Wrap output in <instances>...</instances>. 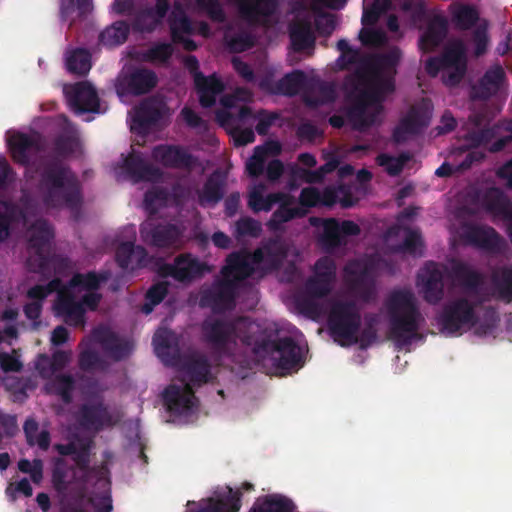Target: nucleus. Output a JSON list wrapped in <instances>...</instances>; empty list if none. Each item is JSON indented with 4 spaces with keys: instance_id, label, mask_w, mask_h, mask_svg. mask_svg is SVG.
<instances>
[{
    "instance_id": "nucleus-1",
    "label": "nucleus",
    "mask_w": 512,
    "mask_h": 512,
    "mask_svg": "<svg viewBox=\"0 0 512 512\" xmlns=\"http://www.w3.org/2000/svg\"><path fill=\"white\" fill-rule=\"evenodd\" d=\"M401 58L402 51L397 46L373 55L367 71H356L349 80V97L353 101L346 109L345 117L334 114L330 116L329 124L340 129L347 119L357 131H365L373 126L383 111V102L396 90L397 67Z\"/></svg>"
},
{
    "instance_id": "nucleus-2",
    "label": "nucleus",
    "mask_w": 512,
    "mask_h": 512,
    "mask_svg": "<svg viewBox=\"0 0 512 512\" xmlns=\"http://www.w3.org/2000/svg\"><path fill=\"white\" fill-rule=\"evenodd\" d=\"M38 191L47 208L78 211L83 204L82 183L65 162L56 158H39Z\"/></svg>"
},
{
    "instance_id": "nucleus-3",
    "label": "nucleus",
    "mask_w": 512,
    "mask_h": 512,
    "mask_svg": "<svg viewBox=\"0 0 512 512\" xmlns=\"http://www.w3.org/2000/svg\"><path fill=\"white\" fill-rule=\"evenodd\" d=\"M251 322L247 317L225 319L206 318L201 325V335L215 359L232 355L234 347L240 340L245 345L252 344L250 335Z\"/></svg>"
},
{
    "instance_id": "nucleus-4",
    "label": "nucleus",
    "mask_w": 512,
    "mask_h": 512,
    "mask_svg": "<svg viewBox=\"0 0 512 512\" xmlns=\"http://www.w3.org/2000/svg\"><path fill=\"white\" fill-rule=\"evenodd\" d=\"M389 317V333L400 346H407L418 338L423 317L414 294L409 290H398L386 301Z\"/></svg>"
},
{
    "instance_id": "nucleus-5",
    "label": "nucleus",
    "mask_w": 512,
    "mask_h": 512,
    "mask_svg": "<svg viewBox=\"0 0 512 512\" xmlns=\"http://www.w3.org/2000/svg\"><path fill=\"white\" fill-rule=\"evenodd\" d=\"M253 352L261 358H270L273 366L282 372L298 369L304 363L302 348L289 336L256 341Z\"/></svg>"
},
{
    "instance_id": "nucleus-6",
    "label": "nucleus",
    "mask_w": 512,
    "mask_h": 512,
    "mask_svg": "<svg viewBox=\"0 0 512 512\" xmlns=\"http://www.w3.org/2000/svg\"><path fill=\"white\" fill-rule=\"evenodd\" d=\"M328 327L331 337L341 346L358 341L361 327V314L354 301H336L328 315Z\"/></svg>"
},
{
    "instance_id": "nucleus-7",
    "label": "nucleus",
    "mask_w": 512,
    "mask_h": 512,
    "mask_svg": "<svg viewBox=\"0 0 512 512\" xmlns=\"http://www.w3.org/2000/svg\"><path fill=\"white\" fill-rule=\"evenodd\" d=\"M478 317L475 306L464 297L447 302L438 317V324L442 332L454 335L464 328L476 326Z\"/></svg>"
},
{
    "instance_id": "nucleus-8",
    "label": "nucleus",
    "mask_w": 512,
    "mask_h": 512,
    "mask_svg": "<svg viewBox=\"0 0 512 512\" xmlns=\"http://www.w3.org/2000/svg\"><path fill=\"white\" fill-rule=\"evenodd\" d=\"M495 138H497L496 141L488 147L491 153L500 152L512 143V119L499 121L490 127L473 129L464 136L467 146L473 149L487 145Z\"/></svg>"
},
{
    "instance_id": "nucleus-9",
    "label": "nucleus",
    "mask_w": 512,
    "mask_h": 512,
    "mask_svg": "<svg viewBox=\"0 0 512 512\" xmlns=\"http://www.w3.org/2000/svg\"><path fill=\"white\" fill-rule=\"evenodd\" d=\"M158 83L153 70L144 67H129L123 71L116 84L120 95L140 96L149 93Z\"/></svg>"
},
{
    "instance_id": "nucleus-10",
    "label": "nucleus",
    "mask_w": 512,
    "mask_h": 512,
    "mask_svg": "<svg viewBox=\"0 0 512 512\" xmlns=\"http://www.w3.org/2000/svg\"><path fill=\"white\" fill-rule=\"evenodd\" d=\"M236 285L230 279H220L200 291L199 305L213 312H224L235 306Z\"/></svg>"
},
{
    "instance_id": "nucleus-11",
    "label": "nucleus",
    "mask_w": 512,
    "mask_h": 512,
    "mask_svg": "<svg viewBox=\"0 0 512 512\" xmlns=\"http://www.w3.org/2000/svg\"><path fill=\"white\" fill-rule=\"evenodd\" d=\"M208 270L205 263L190 253H182L174 258L173 263H164L159 267L162 277H172L178 282L189 283L204 275Z\"/></svg>"
},
{
    "instance_id": "nucleus-12",
    "label": "nucleus",
    "mask_w": 512,
    "mask_h": 512,
    "mask_svg": "<svg viewBox=\"0 0 512 512\" xmlns=\"http://www.w3.org/2000/svg\"><path fill=\"white\" fill-rule=\"evenodd\" d=\"M28 224V202L17 203L12 200H0V243L9 239L13 231L25 228Z\"/></svg>"
},
{
    "instance_id": "nucleus-13",
    "label": "nucleus",
    "mask_w": 512,
    "mask_h": 512,
    "mask_svg": "<svg viewBox=\"0 0 512 512\" xmlns=\"http://www.w3.org/2000/svg\"><path fill=\"white\" fill-rule=\"evenodd\" d=\"M75 419L83 430L94 433L113 424L112 415L102 401L82 404L75 414Z\"/></svg>"
},
{
    "instance_id": "nucleus-14",
    "label": "nucleus",
    "mask_w": 512,
    "mask_h": 512,
    "mask_svg": "<svg viewBox=\"0 0 512 512\" xmlns=\"http://www.w3.org/2000/svg\"><path fill=\"white\" fill-rule=\"evenodd\" d=\"M253 252L246 249L231 252L225 259V265L221 268V275L224 279L234 281L236 287L238 283L251 277L255 272Z\"/></svg>"
},
{
    "instance_id": "nucleus-15",
    "label": "nucleus",
    "mask_w": 512,
    "mask_h": 512,
    "mask_svg": "<svg viewBox=\"0 0 512 512\" xmlns=\"http://www.w3.org/2000/svg\"><path fill=\"white\" fill-rule=\"evenodd\" d=\"M151 156L165 168L191 170L196 164V158L178 145H156L152 149Z\"/></svg>"
},
{
    "instance_id": "nucleus-16",
    "label": "nucleus",
    "mask_w": 512,
    "mask_h": 512,
    "mask_svg": "<svg viewBox=\"0 0 512 512\" xmlns=\"http://www.w3.org/2000/svg\"><path fill=\"white\" fill-rule=\"evenodd\" d=\"M163 401L170 413L186 415L196 405L197 398L190 383L183 386L170 384L163 392Z\"/></svg>"
},
{
    "instance_id": "nucleus-17",
    "label": "nucleus",
    "mask_w": 512,
    "mask_h": 512,
    "mask_svg": "<svg viewBox=\"0 0 512 512\" xmlns=\"http://www.w3.org/2000/svg\"><path fill=\"white\" fill-rule=\"evenodd\" d=\"M141 228V233L146 241L157 248L179 249L182 245L183 229L176 224H156Z\"/></svg>"
},
{
    "instance_id": "nucleus-18",
    "label": "nucleus",
    "mask_w": 512,
    "mask_h": 512,
    "mask_svg": "<svg viewBox=\"0 0 512 512\" xmlns=\"http://www.w3.org/2000/svg\"><path fill=\"white\" fill-rule=\"evenodd\" d=\"M8 147L13 161L21 166L28 167L32 157L42 150L39 135H30L16 132L8 139Z\"/></svg>"
},
{
    "instance_id": "nucleus-19",
    "label": "nucleus",
    "mask_w": 512,
    "mask_h": 512,
    "mask_svg": "<svg viewBox=\"0 0 512 512\" xmlns=\"http://www.w3.org/2000/svg\"><path fill=\"white\" fill-rule=\"evenodd\" d=\"M69 104L79 114L98 113L100 99L96 89L86 81L78 82L65 89Z\"/></svg>"
},
{
    "instance_id": "nucleus-20",
    "label": "nucleus",
    "mask_w": 512,
    "mask_h": 512,
    "mask_svg": "<svg viewBox=\"0 0 512 512\" xmlns=\"http://www.w3.org/2000/svg\"><path fill=\"white\" fill-rule=\"evenodd\" d=\"M165 104L156 99L143 101L134 112L131 129L138 134H147L163 118Z\"/></svg>"
},
{
    "instance_id": "nucleus-21",
    "label": "nucleus",
    "mask_w": 512,
    "mask_h": 512,
    "mask_svg": "<svg viewBox=\"0 0 512 512\" xmlns=\"http://www.w3.org/2000/svg\"><path fill=\"white\" fill-rule=\"evenodd\" d=\"M464 238L471 245L493 254L501 253L505 246L500 234L493 227L486 225L468 226Z\"/></svg>"
},
{
    "instance_id": "nucleus-22",
    "label": "nucleus",
    "mask_w": 512,
    "mask_h": 512,
    "mask_svg": "<svg viewBox=\"0 0 512 512\" xmlns=\"http://www.w3.org/2000/svg\"><path fill=\"white\" fill-rule=\"evenodd\" d=\"M418 284L422 286L424 300L437 304L444 296V275L434 262L427 263L418 274Z\"/></svg>"
},
{
    "instance_id": "nucleus-23",
    "label": "nucleus",
    "mask_w": 512,
    "mask_h": 512,
    "mask_svg": "<svg viewBox=\"0 0 512 512\" xmlns=\"http://www.w3.org/2000/svg\"><path fill=\"white\" fill-rule=\"evenodd\" d=\"M57 315L62 316L66 324L74 327L84 326L85 307L77 301L71 289L63 287L54 304Z\"/></svg>"
},
{
    "instance_id": "nucleus-24",
    "label": "nucleus",
    "mask_w": 512,
    "mask_h": 512,
    "mask_svg": "<svg viewBox=\"0 0 512 512\" xmlns=\"http://www.w3.org/2000/svg\"><path fill=\"white\" fill-rule=\"evenodd\" d=\"M289 247L281 236L270 237L253 251L254 262L265 263L270 269H278L288 256Z\"/></svg>"
},
{
    "instance_id": "nucleus-25",
    "label": "nucleus",
    "mask_w": 512,
    "mask_h": 512,
    "mask_svg": "<svg viewBox=\"0 0 512 512\" xmlns=\"http://www.w3.org/2000/svg\"><path fill=\"white\" fill-rule=\"evenodd\" d=\"M92 337L114 361L127 358L132 351L131 343L119 338L118 335L108 327L99 326L95 328L92 332Z\"/></svg>"
},
{
    "instance_id": "nucleus-26",
    "label": "nucleus",
    "mask_w": 512,
    "mask_h": 512,
    "mask_svg": "<svg viewBox=\"0 0 512 512\" xmlns=\"http://www.w3.org/2000/svg\"><path fill=\"white\" fill-rule=\"evenodd\" d=\"M123 168L134 183L157 182L163 176L161 169L148 163L141 153H130L124 159Z\"/></svg>"
},
{
    "instance_id": "nucleus-27",
    "label": "nucleus",
    "mask_w": 512,
    "mask_h": 512,
    "mask_svg": "<svg viewBox=\"0 0 512 512\" xmlns=\"http://www.w3.org/2000/svg\"><path fill=\"white\" fill-rule=\"evenodd\" d=\"M27 265L31 271L44 276H50L52 273L66 275L72 269L68 257L50 255L49 252L47 254L30 255L27 259Z\"/></svg>"
},
{
    "instance_id": "nucleus-28",
    "label": "nucleus",
    "mask_w": 512,
    "mask_h": 512,
    "mask_svg": "<svg viewBox=\"0 0 512 512\" xmlns=\"http://www.w3.org/2000/svg\"><path fill=\"white\" fill-rule=\"evenodd\" d=\"M482 203L486 212L506 223L507 231L512 227V202L500 188L487 189Z\"/></svg>"
},
{
    "instance_id": "nucleus-29",
    "label": "nucleus",
    "mask_w": 512,
    "mask_h": 512,
    "mask_svg": "<svg viewBox=\"0 0 512 512\" xmlns=\"http://www.w3.org/2000/svg\"><path fill=\"white\" fill-rule=\"evenodd\" d=\"M450 276L468 295H478L485 282L481 272L462 261H455L452 264Z\"/></svg>"
},
{
    "instance_id": "nucleus-30",
    "label": "nucleus",
    "mask_w": 512,
    "mask_h": 512,
    "mask_svg": "<svg viewBox=\"0 0 512 512\" xmlns=\"http://www.w3.org/2000/svg\"><path fill=\"white\" fill-rule=\"evenodd\" d=\"M360 234V227L351 220L339 222L334 218L326 219L323 224L322 243L328 248H337L344 241L343 237L357 236Z\"/></svg>"
},
{
    "instance_id": "nucleus-31",
    "label": "nucleus",
    "mask_w": 512,
    "mask_h": 512,
    "mask_svg": "<svg viewBox=\"0 0 512 512\" xmlns=\"http://www.w3.org/2000/svg\"><path fill=\"white\" fill-rule=\"evenodd\" d=\"M296 198L286 193V198L278 201V208L272 213L270 219L267 221L266 226L272 232L283 230V225L291 220L303 218L307 215L308 211L302 207L294 206Z\"/></svg>"
},
{
    "instance_id": "nucleus-32",
    "label": "nucleus",
    "mask_w": 512,
    "mask_h": 512,
    "mask_svg": "<svg viewBox=\"0 0 512 512\" xmlns=\"http://www.w3.org/2000/svg\"><path fill=\"white\" fill-rule=\"evenodd\" d=\"M156 355L169 367H176L181 362V354L174 333L169 329H159L153 336Z\"/></svg>"
},
{
    "instance_id": "nucleus-33",
    "label": "nucleus",
    "mask_w": 512,
    "mask_h": 512,
    "mask_svg": "<svg viewBox=\"0 0 512 512\" xmlns=\"http://www.w3.org/2000/svg\"><path fill=\"white\" fill-rule=\"evenodd\" d=\"M24 229L27 230L28 248L34 252L32 255L47 254L50 242L54 237L51 225L45 219H37L29 223Z\"/></svg>"
},
{
    "instance_id": "nucleus-34",
    "label": "nucleus",
    "mask_w": 512,
    "mask_h": 512,
    "mask_svg": "<svg viewBox=\"0 0 512 512\" xmlns=\"http://www.w3.org/2000/svg\"><path fill=\"white\" fill-rule=\"evenodd\" d=\"M337 92L334 83L324 81L320 78H310L304 102L310 108H318L325 104L333 103L336 100Z\"/></svg>"
},
{
    "instance_id": "nucleus-35",
    "label": "nucleus",
    "mask_w": 512,
    "mask_h": 512,
    "mask_svg": "<svg viewBox=\"0 0 512 512\" xmlns=\"http://www.w3.org/2000/svg\"><path fill=\"white\" fill-rule=\"evenodd\" d=\"M79 146L77 131L70 124L66 125L52 141V154L40 158H56L64 162L72 156Z\"/></svg>"
},
{
    "instance_id": "nucleus-36",
    "label": "nucleus",
    "mask_w": 512,
    "mask_h": 512,
    "mask_svg": "<svg viewBox=\"0 0 512 512\" xmlns=\"http://www.w3.org/2000/svg\"><path fill=\"white\" fill-rule=\"evenodd\" d=\"M427 126L428 121L424 113L420 109L412 107L394 128L393 140L396 143H402L407 140L408 135H417Z\"/></svg>"
},
{
    "instance_id": "nucleus-37",
    "label": "nucleus",
    "mask_w": 512,
    "mask_h": 512,
    "mask_svg": "<svg viewBox=\"0 0 512 512\" xmlns=\"http://www.w3.org/2000/svg\"><path fill=\"white\" fill-rule=\"evenodd\" d=\"M194 82L199 95L200 105L203 108L214 106L217 96L225 89L223 82L216 74L204 76L202 73H196Z\"/></svg>"
},
{
    "instance_id": "nucleus-38",
    "label": "nucleus",
    "mask_w": 512,
    "mask_h": 512,
    "mask_svg": "<svg viewBox=\"0 0 512 512\" xmlns=\"http://www.w3.org/2000/svg\"><path fill=\"white\" fill-rule=\"evenodd\" d=\"M448 32V22L440 15L434 16L427 24L425 31L419 38V48L424 53H429L437 48L445 39Z\"/></svg>"
},
{
    "instance_id": "nucleus-39",
    "label": "nucleus",
    "mask_w": 512,
    "mask_h": 512,
    "mask_svg": "<svg viewBox=\"0 0 512 512\" xmlns=\"http://www.w3.org/2000/svg\"><path fill=\"white\" fill-rule=\"evenodd\" d=\"M83 475L63 458H57L52 468V484L59 493L67 491L70 485L74 483L86 484L83 481Z\"/></svg>"
},
{
    "instance_id": "nucleus-40",
    "label": "nucleus",
    "mask_w": 512,
    "mask_h": 512,
    "mask_svg": "<svg viewBox=\"0 0 512 512\" xmlns=\"http://www.w3.org/2000/svg\"><path fill=\"white\" fill-rule=\"evenodd\" d=\"M177 367L187 374L189 381L193 384L202 385L209 380L211 365L204 355L191 354L184 358L181 357V362Z\"/></svg>"
},
{
    "instance_id": "nucleus-41",
    "label": "nucleus",
    "mask_w": 512,
    "mask_h": 512,
    "mask_svg": "<svg viewBox=\"0 0 512 512\" xmlns=\"http://www.w3.org/2000/svg\"><path fill=\"white\" fill-rule=\"evenodd\" d=\"M226 181L218 172H213L206 179L201 190L197 191L198 204L203 207H214L224 197Z\"/></svg>"
},
{
    "instance_id": "nucleus-42",
    "label": "nucleus",
    "mask_w": 512,
    "mask_h": 512,
    "mask_svg": "<svg viewBox=\"0 0 512 512\" xmlns=\"http://www.w3.org/2000/svg\"><path fill=\"white\" fill-rule=\"evenodd\" d=\"M505 79V72L501 66L488 69L479 81L472 87L471 96L474 99L487 100L495 95Z\"/></svg>"
},
{
    "instance_id": "nucleus-43",
    "label": "nucleus",
    "mask_w": 512,
    "mask_h": 512,
    "mask_svg": "<svg viewBox=\"0 0 512 512\" xmlns=\"http://www.w3.org/2000/svg\"><path fill=\"white\" fill-rule=\"evenodd\" d=\"M241 17L249 23H257L261 17L271 16L276 9L275 0H234Z\"/></svg>"
},
{
    "instance_id": "nucleus-44",
    "label": "nucleus",
    "mask_w": 512,
    "mask_h": 512,
    "mask_svg": "<svg viewBox=\"0 0 512 512\" xmlns=\"http://www.w3.org/2000/svg\"><path fill=\"white\" fill-rule=\"evenodd\" d=\"M266 187L260 183L256 185L248 194V207L254 212H269L273 206L283 198H286L285 192H273L266 196L263 195Z\"/></svg>"
},
{
    "instance_id": "nucleus-45",
    "label": "nucleus",
    "mask_w": 512,
    "mask_h": 512,
    "mask_svg": "<svg viewBox=\"0 0 512 512\" xmlns=\"http://www.w3.org/2000/svg\"><path fill=\"white\" fill-rule=\"evenodd\" d=\"M290 40L295 52H302L313 48L315 45V36L312 31L311 23L307 20H301L290 25Z\"/></svg>"
},
{
    "instance_id": "nucleus-46",
    "label": "nucleus",
    "mask_w": 512,
    "mask_h": 512,
    "mask_svg": "<svg viewBox=\"0 0 512 512\" xmlns=\"http://www.w3.org/2000/svg\"><path fill=\"white\" fill-rule=\"evenodd\" d=\"M345 270L351 275L349 279L350 290L362 301H371L375 295V287L374 281L367 270L363 269L360 272H352L349 271L348 267Z\"/></svg>"
},
{
    "instance_id": "nucleus-47",
    "label": "nucleus",
    "mask_w": 512,
    "mask_h": 512,
    "mask_svg": "<svg viewBox=\"0 0 512 512\" xmlns=\"http://www.w3.org/2000/svg\"><path fill=\"white\" fill-rule=\"evenodd\" d=\"M309 79L302 70H294L282 77L276 85L277 91L285 96H295L299 92L306 93Z\"/></svg>"
},
{
    "instance_id": "nucleus-48",
    "label": "nucleus",
    "mask_w": 512,
    "mask_h": 512,
    "mask_svg": "<svg viewBox=\"0 0 512 512\" xmlns=\"http://www.w3.org/2000/svg\"><path fill=\"white\" fill-rule=\"evenodd\" d=\"M450 14L452 23L460 30L472 28L479 20L478 10L469 4L453 3Z\"/></svg>"
},
{
    "instance_id": "nucleus-49",
    "label": "nucleus",
    "mask_w": 512,
    "mask_h": 512,
    "mask_svg": "<svg viewBox=\"0 0 512 512\" xmlns=\"http://www.w3.org/2000/svg\"><path fill=\"white\" fill-rule=\"evenodd\" d=\"M295 504L283 495L272 494L258 498L251 512H293Z\"/></svg>"
},
{
    "instance_id": "nucleus-50",
    "label": "nucleus",
    "mask_w": 512,
    "mask_h": 512,
    "mask_svg": "<svg viewBox=\"0 0 512 512\" xmlns=\"http://www.w3.org/2000/svg\"><path fill=\"white\" fill-rule=\"evenodd\" d=\"M110 278L108 271H102L100 273L89 271L87 273H75L69 280V289L81 287L84 290L96 291L100 288L102 283H105Z\"/></svg>"
},
{
    "instance_id": "nucleus-51",
    "label": "nucleus",
    "mask_w": 512,
    "mask_h": 512,
    "mask_svg": "<svg viewBox=\"0 0 512 512\" xmlns=\"http://www.w3.org/2000/svg\"><path fill=\"white\" fill-rule=\"evenodd\" d=\"M92 67L91 53L85 48H75L67 52L66 68L78 76H85Z\"/></svg>"
},
{
    "instance_id": "nucleus-52",
    "label": "nucleus",
    "mask_w": 512,
    "mask_h": 512,
    "mask_svg": "<svg viewBox=\"0 0 512 512\" xmlns=\"http://www.w3.org/2000/svg\"><path fill=\"white\" fill-rule=\"evenodd\" d=\"M491 282L501 299L512 301V267H497L491 272Z\"/></svg>"
},
{
    "instance_id": "nucleus-53",
    "label": "nucleus",
    "mask_w": 512,
    "mask_h": 512,
    "mask_svg": "<svg viewBox=\"0 0 512 512\" xmlns=\"http://www.w3.org/2000/svg\"><path fill=\"white\" fill-rule=\"evenodd\" d=\"M130 27L125 21H116L99 34V42L108 47L124 43L129 35Z\"/></svg>"
},
{
    "instance_id": "nucleus-54",
    "label": "nucleus",
    "mask_w": 512,
    "mask_h": 512,
    "mask_svg": "<svg viewBox=\"0 0 512 512\" xmlns=\"http://www.w3.org/2000/svg\"><path fill=\"white\" fill-rule=\"evenodd\" d=\"M439 57L445 70H449L450 68L467 67L466 50L461 41H456L447 45Z\"/></svg>"
},
{
    "instance_id": "nucleus-55",
    "label": "nucleus",
    "mask_w": 512,
    "mask_h": 512,
    "mask_svg": "<svg viewBox=\"0 0 512 512\" xmlns=\"http://www.w3.org/2000/svg\"><path fill=\"white\" fill-rule=\"evenodd\" d=\"M93 442L91 439L80 440V445L76 449V453L73 454L72 460L74 467L83 475V481H88V477L93 471L90 467L91 462V449Z\"/></svg>"
},
{
    "instance_id": "nucleus-56",
    "label": "nucleus",
    "mask_w": 512,
    "mask_h": 512,
    "mask_svg": "<svg viewBox=\"0 0 512 512\" xmlns=\"http://www.w3.org/2000/svg\"><path fill=\"white\" fill-rule=\"evenodd\" d=\"M76 381L72 375L57 374L50 383L51 391L60 397L64 404H70L73 400Z\"/></svg>"
},
{
    "instance_id": "nucleus-57",
    "label": "nucleus",
    "mask_w": 512,
    "mask_h": 512,
    "mask_svg": "<svg viewBox=\"0 0 512 512\" xmlns=\"http://www.w3.org/2000/svg\"><path fill=\"white\" fill-rule=\"evenodd\" d=\"M172 40L193 33V24L180 6H176L169 18Z\"/></svg>"
},
{
    "instance_id": "nucleus-58",
    "label": "nucleus",
    "mask_w": 512,
    "mask_h": 512,
    "mask_svg": "<svg viewBox=\"0 0 512 512\" xmlns=\"http://www.w3.org/2000/svg\"><path fill=\"white\" fill-rule=\"evenodd\" d=\"M197 11L204 13L214 23L226 21L225 10L219 0H194Z\"/></svg>"
},
{
    "instance_id": "nucleus-59",
    "label": "nucleus",
    "mask_w": 512,
    "mask_h": 512,
    "mask_svg": "<svg viewBox=\"0 0 512 512\" xmlns=\"http://www.w3.org/2000/svg\"><path fill=\"white\" fill-rule=\"evenodd\" d=\"M173 52L174 49L172 44L158 42L143 53V59L151 63H166L172 57Z\"/></svg>"
},
{
    "instance_id": "nucleus-60",
    "label": "nucleus",
    "mask_w": 512,
    "mask_h": 512,
    "mask_svg": "<svg viewBox=\"0 0 512 512\" xmlns=\"http://www.w3.org/2000/svg\"><path fill=\"white\" fill-rule=\"evenodd\" d=\"M251 116H252V109L246 105H242L238 109L236 114H233L231 111L227 110L226 107H225V109L218 110L215 114V118H216L217 122L223 127L231 126L236 121L245 122L246 120L251 118Z\"/></svg>"
},
{
    "instance_id": "nucleus-61",
    "label": "nucleus",
    "mask_w": 512,
    "mask_h": 512,
    "mask_svg": "<svg viewBox=\"0 0 512 512\" xmlns=\"http://www.w3.org/2000/svg\"><path fill=\"white\" fill-rule=\"evenodd\" d=\"M162 24V21L159 20L153 13L152 10L148 8L139 11L132 23V27L135 31L138 32H153L159 25Z\"/></svg>"
},
{
    "instance_id": "nucleus-62",
    "label": "nucleus",
    "mask_w": 512,
    "mask_h": 512,
    "mask_svg": "<svg viewBox=\"0 0 512 512\" xmlns=\"http://www.w3.org/2000/svg\"><path fill=\"white\" fill-rule=\"evenodd\" d=\"M169 193L163 187H154L148 190L144 195V206L150 214L157 213L159 207L165 206L168 201Z\"/></svg>"
},
{
    "instance_id": "nucleus-63",
    "label": "nucleus",
    "mask_w": 512,
    "mask_h": 512,
    "mask_svg": "<svg viewBox=\"0 0 512 512\" xmlns=\"http://www.w3.org/2000/svg\"><path fill=\"white\" fill-rule=\"evenodd\" d=\"M62 288L63 283L61 279L53 278L46 285H35L31 287L27 291V297L35 300V302L42 303V301L51 293L57 292V294H59V291H61Z\"/></svg>"
},
{
    "instance_id": "nucleus-64",
    "label": "nucleus",
    "mask_w": 512,
    "mask_h": 512,
    "mask_svg": "<svg viewBox=\"0 0 512 512\" xmlns=\"http://www.w3.org/2000/svg\"><path fill=\"white\" fill-rule=\"evenodd\" d=\"M423 245L421 234L412 229H406L405 237L402 243L396 245L393 250L397 253H408L417 255L419 248Z\"/></svg>"
}]
</instances>
